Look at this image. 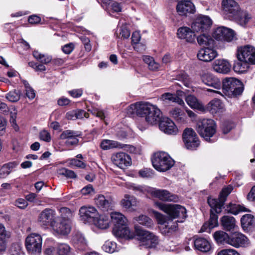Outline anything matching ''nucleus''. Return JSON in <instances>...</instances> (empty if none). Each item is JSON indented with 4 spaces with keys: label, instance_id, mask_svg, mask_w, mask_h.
<instances>
[{
    "label": "nucleus",
    "instance_id": "obj_48",
    "mask_svg": "<svg viewBox=\"0 0 255 255\" xmlns=\"http://www.w3.org/2000/svg\"><path fill=\"white\" fill-rule=\"evenodd\" d=\"M57 255H70L71 248L66 244H60L56 248Z\"/></svg>",
    "mask_w": 255,
    "mask_h": 255
},
{
    "label": "nucleus",
    "instance_id": "obj_12",
    "mask_svg": "<svg viewBox=\"0 0 255 255\" xmlns=\"http://www.w3.org/2000/svg\"><path fill=\"white\" fill-rule=\"evenodd\" d=\"M201 78L205 84L216 89H207V91L224 96V95L220 91H218V90L221 89L222 84L220 80L217 77L211 73H204L201 75Z\"/></svg>",
    "mask_w": 255,
    "mask_h": 255
},
{
    "label": "nucleus",
    "instance_id": "obj_22",
    "mask_svg": "<svg viewBox=\"0 0 255 255\" xmlns=\"http://www.w3.org/2000/svg\"><path fill=\"white\" fill-rule=\"evenodd\" d=\"M113 234L118 238L126 240L132 239L135 237L134 232L129 229L128 225L113 227Z\"/></svg>",
    "mask_w": 255,
    "mask_h": 255
},
{
    "label": "nucleus",
    "instance_id": "obj_2",
    "mask_svg": "<svg viewBox=\"0 0 255 255\" xmlns=\"http://www.w3.org/2000/svg\"><path fill=\"white\" fill-rule=\"evenodd\" d=\"M233 189V186L229 185L222 189L218 199L211 197L208 198V203L211 208L210 218L208 223L209 229H212L218 225V216L216 214H214L213 212L216 213H219L221 212L222 208L226 200L227 196L231 193Z\"/></svg>",
    "mask_w": 255,
    "mask_h": 255
},
{
    "label": "nucleus",
    "instance_id": "obj_16",
    "mask_svg": "<svg viewBox=\"0 0 255 255\" xmlns=\"http://www.w3.org/2000/svg\"><path fill=\"white\" fill-rule=\"evenodd\" d=\"M212 21L208 16H200L197 17L192 24L194 32L202 33L206 32L211 26Z\"/></svg>",
    "mask_w": 255,
    "mask_h": 255
},
{
    "label": "nucleus",
    "instance_id": "obj_40",
    "mask_svg": "<svg viewBox=\"0 0 255 255\" xmlns=\"http://www.w3.org/2000/svg\"><path fill=\"white\" fill-rule=\"evenodd\" d=\"M222 225L225 230L230 231L236 227L235 219L233 217L224 216L221 219Z\"/></svg>",
    "mask_w": 255,
    "mask_h": 255
},
{
    "label": "nucleus",
    "instance_id": "obj_44",
    "mask_svg": "<svg viewBox=\"0 0 255 255\" xmlns=\"http://www.w3.org/2000/svg\"><path fill=\"white\" fill-rule=\"evenodd\" d=\"M252 16L251 14L246 12H243L239 15L236 17L237 22L242 26H245L251 20Z\"/></svg>",
    "mask_w": 255,
    "mask_h": 255
},
{
    "label": "nucleus",
    "instance_id": "obj_8",
    "mask_svg": "<svg viewBox=\"0 0 255 255\" xmlns=\"http://www.w3.org/2000/svg\"><path fill=\"white\" fill-rule=\"evenodd\" d=\"M42 238L37 233H31L25 239V247L29 253L39 254L41 252Z\"/></svg>",
    "mask_w": 255,
    "mask_h": 255
},
{
    "label": "nucleus",
    "instance_id": "obj_59",
    "mask_svg": "<svg viewBox=\"0 0 255 255\" xmlns=\"http://www.w3.org/2000/svg\"><path fill=\"white\" fill-rule=\"evenodd\" d=\"M59 173L68 178H74L76 177V175L73 171L64 168L59 170Z\"/></svg>",
    "mask_w": 255,
    "mask_h": 255
},
{
    "label": "nucleus",
    "instance_id": "obj_60",
    "mask_svg": "<svg viewBox=\"0 0 255 255\" xmlns=\"http://www.w3.org/2000/svg\"><path fill=\"white\" fill-rule=\"evenodd\" d=\"M130 36V31L127 25H123L120 29V36L123 39H127Z\"/></svg>",
    "mask_w": 255,
    "mask_h": 255
},
{
    "label": "nucleus",
    "instance_id": "obj_10",
    "mask_svg": "<svg viewBox=\"0 0 255 255\" xmlns=\"http://www.w3.org/2000/svg\"><path fill=\"white\" fill-rule=\"evenodd\" d=\"M72 228L71 219L57 218L55 223L52 224L50 230L54 235L66 236L68 235Z\"/></svg>",
    "mask_w": 255,
    "mask_h": 255
},
{
    "label": "nucleus",
    "instance_id": "obj_28",
    "mask_svg": "<svg viewBox=\"0 0 255 255\" xmlns=\"http://www.w3.org/2000/svg\"><path fill=\"white\" fill-rule=\"evenodd\" d=\"M194 31L189 27L183 26L178 29L177 37L181 39H184L187 42L192 43L195 41V34Z\"/></svg>",
    "mask_w": 255,
    "mask_h": 255
},
{
    "label": "nucleus",
    "instance_id": "obj_64",
    "mask_svg": "<svg viewBox=\"0 0 255 255\" xmlns=\"http://www.w3.org/2000/svg\"><path fill=\"white\" fill-rule=\"evenodd\" d=\"M39 138L44 141L50 142L51 140V135L48 131L43 130L39 132Z\"/></svg>",
    "mask_w": 255,
    "mask_h": 255
},
{
    "label": "nucleus",
    "instance_id": "obj_41",
    "mask_svg": "<svg viewBox=\"0 0 255 255\" xmlns=\"http://www.w3.org/2000/svg\"><path fill=\"white\" fill-rule=\"evenodd\" d=\"M249 64L250 63L248 62L242 61L238 59V60L234 63L233 69L236 73H244L249 68Z\"/></svg>",
    "mask_w": 255,
    "mask_h": 255
},
{
    "label": "nucleus",
    "instance_id": "obj_25",
    "mask_svg": "<svg viewBox=\"0 0 255 255\" xmlns=\"http://www.w3.org/2000/svg\"><path fill=\"white\" fill-rule=\"evenodd\" d=\"M193 243L195 250L201 252L209 253L212 250L211 243L205 238L195 236Z\"/></svg>",
    "mask_w": 255,
    "mask_h": 255
},
{
    "label": "nucleus",
    "instance_id": "obj_54",
    "mask_svg": "<svg viewBox=\"0 0 255 255\" xmlns=\"http://www.w3.org/2000/svg\"><path fill=\"white\" fill-rule=\"evenodd\" d=\"M17 115V111L15 108H12L10 111V122L11 126L15 130L18 129V126L16 123V118Z\"/></svg>",
    "mask_w": 255,
    "mask_h": 255
},
{
    "label": "nucleus",
    "instance_id": "obj_32",
    "mask_svg": "<svg viewBox=\"0 0 255 255\" xmlns=\"http://www.w3.org/2000/svg\"><path fill=\"white\" fill-rule=\"evenodd\" d=\"M97 228L101 230H106L110 227V220L109 216L106 215H101L96 216L92 222Z\"/></svg>",
    "mask_w": 255,
    "mask_h": 255
},
{
    "label": "nucleus",
    "instance_id": "obj_36",
    "mask_svg": "<svg viewBox=\"0 0 255 255\" xmlns=\"http://www.w3.org/2000/svg\"><path fill=\"white\" fill-rule=\"evenodd\" d=\"M104 3L107 4V10L111 16L114 13H119L122 11V6L121 3L111 0H103Z\"/></svg>",
    "mask_w": 255,
    "mask_h": 255
},
{
    "label": "nucleus",
    "instance_id": "obj_20",
    "mask_svg": "<svg viewBox=\"0 0 255 255\" xmlns=\"http://www.w3.org/2000/svg\"><path fill=\"white\" fill-rule=\"evenodd\" d=\"M81 219L85 223H92L98 215L97 209L92 206H83L79 210Z\"/></svg>",
    "mask_w": 255,
    "mask_h": 255
},
{
    "label": "nucleus",
    "instance_id": "obj_27",
    "mask_svg": "<svg viewBox=\"0 0 255 255\" xmlns=\"http://www.w3.org/2000/svg\"><path fill=\"white\" fill-rule=\"evenodd\" d=\"M205 107L206 112L209 111L212 114H220L226 110L224 104L218 99L212 100Z\"/></svg>",
    "mask_w": 255,
    "mask_h": 255
},
{
    "label": "nucleus",
    "instance_id": "obj_31",
    "mask_svg": "<svg viewBox=\"0 0 255 255\" xmlns=\"http://www.w3.org/2000/svg\"><path fill=\"white\" fill-rule=\"evenodd\" d=\"M138 201L133 196L125 195L124 198L121 201V205L123 208L129 212L136 211L138 206Z\"/></svg>",
    "mask_w": 255,
    "mask_h": 255
},
{
    "label": "nucleus",
    "instance_id": "obj_33",
    "mask_svg": "<svg viewBox=\"0 0 255 255\" xmlns=\"http://www.w3.org/2000/svg\"><path fill=\"white\" fill-rule=\"evenodd\" d=\"M110 216L114 227L128 225V220L123 214L118 212H112Z\"/></svg>",
    "mask_w": 255,
    "mask_h": 255
},
{
    "label": "nucleus",
    "instance_id": "obj_1",
    "mask_svg": "<svg viewBox=\"0 0 255 255\" xmlns=\"http://www.w3.org/2000/svg\"><path fill=\"white\" fill-rule=\"evenodd\" d=\"M132 113L144 117L146 122L150 125L157 124L161 120V112L155 105L148 102H137L129 107Z\"/></svg>",
    "mask_w": 255,
    "mask_h": 255
},
{
    "label": "nucleus",
    "instance_id": "obj_38",
    "mask_svg": "<svg viewBox=\"0 0 255 255\" xmlns=\"http://www.w3.org/2000/svg\"><path fill=\"white\" fill-rule=\"evenodd\" d=\"M100 146L103 150H109L112 148H123L124 146L119 142L110 140L103 139L101 143Z\"/></svg>",
    "mask_w": 255,
    "mask_h": 255
},
{
    "label": "nucleus",
    "instance_id": "obj_7",
    "mask_svg": "<svg viewBox=\"0 0 255 255\" xmlns=\"http://www.w3.org/2000/svg\"><path fill=\"white\" fill-rule=\"evenodd\" d=\"M136 234L140 246L151 249L156 248L159 244L158 237L150 231L141 230L137 231Z\"/></svg>",
    "mask_w": 255,
    "mask_h": 255
},
{
    "label": "nucleus",
    "instance_id": "obj_29",
    "mask_svg": "<svg viewBox=\"0 0 255 255\" xmlns=\"http://www.w3.org/2000/svg\"><path fill=\"white\" fill-rule=\"evenodd\" d=\"M95 201L96 205L104 210L108 211L114 207V202L111 197L106 198L102 195H98Z\"/></svg>",
    "mask_w": 255,
    "mask_h": 255
},
{
    "label": "nucleus",
    "instance_id": "obj_63",
    "mask_svg": "<svg viewBox=\"0 0 255 255\" xmlns=\"http://www.w3.org/2000/svg\"><path fill=\"white\" fill-rule=\"evenodd\" d=\"M217 255H240V254L234 249H228L221 250L218 252Z\"/></svg>",
    "mask_w": 255,
    "mask_h": 255
},
{
    "label": "nucleus",
    "instance_id": "obj_17",
    "mask_svg": "<svg viewBox=\"0 0 255 255\" xmlns=\"http://www.w3.org/2000/svg\"><path fill=\"white\" fill-rule=\"evenodd\" d=\"M222 9L224 14L229 18H235L240 9L239 5L235 0H222Z\"/></svg>",
    "mask_w": 255,
    "mask_h": 255
},
{
    "label": "nucleus",
    "instance_id": "obj_4",
    "mask_svg": "<svg viewBox=\"0 0 255 255\" xmlns=\"http://www.w3.org/2000/svg\"><path fill=\"white\" fill-rule=\"evenodd\" d=\"M152 163L156 170L165 172L169 170L174 165L175 162L167 153L160 151L154 154Z\"/></svg>",
    "mask_w": 255,
    "mask_h": 255
},
{
    "label": "nucleus",
    "instance_id": "obj_53",
    "mask_svg": "<svg viewBox=\"0 0 255 255\" xmlns=\"http://www.w3.org/2000/svg\"><path fill=\"white\" fill-rule=\"evenodd\" d=\"M22 82L25 88V94L26 96L30 100L33 99L35 97V93L34 90L29 86L27 81L23 80Z\"/></svg>",
    "mask_w": 255,
    "mask_h": 255
},
{
    "label": "nucleus",
    "instance_id": "obj_24",
    "mask_svg": "<svg viewBox=\"0 0 255 255\" xmlns=\"http://www.w3.org/2000/svg\"><path fill=\"white\" fill-rule=\"evenodd\" d=\"M176 10L180 15H185L188 14L194 13L196 8L194 4L190 0H180L176 5Z\"/></svg>",
    "mask_w": 255,
    "mask_h": 255
},
{
    "label": "nucleus",
    "instance_id": "obj_34",
    "mask_svg": "<svg viewBox=\"0 0 255 255\" xmlns=\"http://www.w3.org/2000/svg\"><path fill=\"white\" fill-rule=\"evenodd\" d=\"M185 101L192 109H196L202 113H206L205 107L195 96L188 95L186 97Z\"/></svg>",
    "mask_w": 255,
    "mask_h": 255
},
{
    "label": "nucleus",
    "instance_id": "obj_58",
    "mask_svg": "<svg viewBox=\"0 0 255 255\" xmlns=\"http://www.w3.org/2000/svg\"><path fill=\"white\" fill-rule=\"evenodd\" d=\"M152 213L157 220L158 224L163 225L165 223L166 218L164 215L154 210L152 211Z\"/></svg>",
    "mask_w": 255,
    "mask_h": 255
},
{
    "label": "nucleus",
    "instance_id": "obj_45",
    "mask_svg": "<svg viewBox=\"0 0 255 255\" xmlns=\"http://www.w3.org/2000/svg\"><path fill=\"white\" fill-rule=\"evenodd\" d=\"M241 222L243 228H248L254 224V217L251 214H246L242 217Z\"/></svg>",
    "mask_w": 255,
    "mask_h": 255
},
{
    "label": "nucleus",
    "instance_id": "obj_52",
    "mask_svg": "<svg viewBox=\"0 0 255 255\" xmlns=\"http://www.w3.org/2000/svg\"><path fill=\"white\" fill-rule=\"evenodd\" d=\"M59 212L61 214V217H57L61 220L63 219H71L73 216V213L68 208L62 207L59 209Z\"/></svg>",
    "mask_w": 255,
    "mask_h": 255
},
{
    "label": "nucleus",
    "instance_id": "obj_26",
    "mask_svg": "<svg viewBox=\"0 0 255 255\" xmlns=\"http://www.w3.org/2000/svg\"><path fill=\"white\" fill-rule=\"evenodd\" d=\"M217 56V51L213 48L208 47L201 48L197 54L198 58L206 62L212 61Z\"/></svg>",
    "mask_w": 255,
    "mask_h": 255
},
{
    "label": "nucleus",
    "instance_id": "obj_19",
    "mask_svg": "<svg viewBox=\"0 0 255 255\" xmlns=\"http://www.w3.org/2000/svg\"><path fill=\"white\" fill-rule=\"evenodd\" d=\"M249 244L248 239L243 234L235 232L230 236L227 244L235 248L244 247Z\"/></svg>",
    "mask_w": 255,
    "mask_h": 255
},
{
    "label": "nucleus",
    "instance_id": "obj_13",
    "mask_svg": "<svg viewBox=\"0 0 255 255\" xmlns=\"http://www.w3.org/2000/svg\"><path fill=\"white\" fill-rule=\"evenodd\" d=\"M183 140L188 149H195L200 144V141L195 131L191 128H186L182 134Z\"/></svg>",
    "mask_w": 255,
    "mask_h": 255
},
{
    "label": "nucleus",
    "instance_id": "obj_42",
    "mask_svg": "<svg viewBox=\"0 0 255 255\" xmlns=\"http://www.w3.org/2000/svg\"><path fill=\"white\" fill-rule=\"evenodd\" d=\"M133 220L149 228H152L153 225L152 220L144 215H140L138 217H135L133 218Z\"/></svg>",
    "mask_w": 255,
    "mask_h": 255
},
{
    "label": "nucleus",
    "instance_id": "obj_39",
    "mask_svg": "<svg viewBox=\"0 0 255 255\" xmlns=\"http://www.w3.org/2000/svg\"><path fill=\"white\" fill-rule=\"evenodd\" d=\"M226 210L234 215H237L243 212L249 211L243 205L237 203H230L227 206Z\"/></svg>",
    "mask_w": 255,
    "mask_h": 255
},
{
    "label": "nucleus",
    "instance_id": "obj_50",
    "mask_svg": "<svg viewBox=\"0 0 255 255\" xmlns=\"http://www.w3.org/2000/svg\"><path fill=\"white\" fill-rule=\"evenodd\" d=\"M33 55L35 58L44 64H47L52 60L51 56L48 55L42 54L37 51H34L33 53Z\"/></svg>",
    "mask_w": 255,
    "mask_h": 255
},
{
    "label": "nucleus",
    "instance_id": "obj_56",
    "mask_svg": "<svg viewBox=\"0 0 255 255\" xmlns=\"http://www.w3.org/2000/svg\"><path fill=\"white\" fill-rule=\"evenodd\" d=\"M6 98L11 102H16L20 99V93L16 91L9 92L6 95Z\"/></svg>",
    "mask_w": 255,
    "mask_h": 255
},
{
    "label": "nucleus",
    "instance_id": "obj_43",
    "mask_svg": "<svg viewBox=\"0 0 255 255\" xmlns=\"http://www.w3.org/2000/svg\"><path fill=\"white\" fill-rule=\"evenodd\" d=\"M213 237L216 242L218 244H227L230 236L222 231H216L213 234Z\"/></svg>",
    "mask_w": 255,
    "mask_h": 255
},
{
    "label": "nucleus",
    "instance_id": "obj_46",
    "mask_svg": "<svg viewBox=\"0 0 255 255\" xmlns=\"http://www.w3.org/2000/svg\"><path fill=\"white\" fill-rule=\"evenodd\" d=\"M197 42L200 45L209 46L213 44L214 40L209 35L205 33L201 34L197 38Z\"/></svg>",
    "mask_w": 255,
    "mask_h": 255
},
{
    "label": "nucleus",
    "instance_id": "obj_47",
    "mask_svg": "<svg viewBox=\"0 0 255 255\" xmlns=\"http://www.w3.org/2000/svg\"><path fill=\"white\" fill-rule=\"evenodd\" d=\"M170 116L179 122L184 121V115L182 110L178 108H174L169 111Z\"/></svg>",
    "mask_w": 255,
    "mask_h": 255
},
{
    "label": "nucleus",
    "instance_id": "obj_61",
    "mask_svg": "<svg viewBox=\"0 0 255 255\" xmlns=\"http://www.w3.org/2000/svg\"><path fill=\"white\" fill-rule=\"evenodd\" d=\"M139 175L143 178H151L153 176V172L150 169L144 168L139 171Z\"/></svg>",
    "mask_w": 255,
    "mask_h": 255
},
{
    "label": "nucleus",
    "instance_id": "obj_23",
    "mask_svg": "<svg viewBox=\"0 0 255 255\" xmlns=\"http://www.w3.org/2000/svg\"><path fill=\"white\" fill-rule=\"evenodd\" d=\"M159 128L161 131L168 134L175 135L178 132L175 123L168 118H164L160 121Z\"/></svg>",
    "mask_w": 255,
    "mask_h": 255
},
{
    "label": "nucleus",
    "instance_id": "obj_57",
    "mask_svg": "<svg viewBox=\"0 0 255 255\" xmlns=\"http://www.w3.org/2000/svg\"><path fill=\"white\" fill-rule=\"evenodd\" d=\"M9 255H23L20 246L18 244L12 245L9 249Z\"/></svg>",
    "mask_w": 255,
    "mask_h": 255
},
{
    "label": "nucleus",
    "instance_id": "obj_9",
    "mask_svg": "<svg viewBox=\"0 0 255 255\" xmlns=\"http://www.w3.org/2000/svg\"><path fill=\"white\" fill-rule=\"evenodd\" d=\"M147 193L151 197L158 198L164 202H176L179 200L177 195L165 189H156L148 187Z\"/></svg>",
    "mask_w": 255,
    "mask_h": 255
},
{
    "label": "nucleus",
    "instance_id": "obj_37",
    "mask_svg": "<svg viewBox=\"0 0 255 255\" xmlns=\"http://www.w3.org/2000/svg\"><path fill=\"white\" fill-rule=\"evenodd\" d=\"M72 241L79 250H84L86 249L87 246V241L82 234L75 233L73 236Z\"/></svg>",
    "mask_w": 255,
    "mask_h": 255
},
{
    "label": "nucleus",
    "instance_id": "obj_49",
    "mask_svg": "<svg viewBox=\"0 0 255 255\" xmlns=\"http://www.w3.org/2000/svg\"><path fill=\"white\" fill-rule=\"evenodd\" d=\"M102 249L106 252L113 253L117 251V244L113 241H107L102 246Z\"/></svg>",
    "mask_w": 255,
    "mask_h": 255
},
{
    "label": "nucleus",
    "instance_id": "obj_35",
    "mask_svg": "<svg viewBox=\"0 0 255 255\" xmlns=\"http://www.w3.org/2000/svg\"><path fill=\"white\" fill-rule=\"evenodd\" d=\"M159 100L164 103H168L169 102H174L178 104L180 106H184V101L178 96H176L175 94L170 93H165L161 95L159 98Z\"/></svg>",
    "mask_w": 255,
    "mask_h": 255
},
{
    "label": "nucleus",
    "instance_id": "obj_11",
    "mask_svg": "<svg viewBox=\"0 0 255 255\" xmlns=\"http://www.w3.org/2000/svg\"><path fill=\"white\" fill-rule=\"evenodd\" d=\"M236 56L237 59L255 64V48L247 45L238 48Z\"/></svg>",
    "mask_w": 255,
    "mask_h": 255
},
{
    "label": "nucleus",
    "instance_id": "obj_3",
    "mask_svg": "<svg viewBox=\"0 0 255 255\" xmlns=\"http://www.w3.org/2000/svg\"><path fill=\"white\" fill-rule=\"evenodd\" d=\"M154 205L159 209L168 214L174 219L178 218V222L182 223L186 218V210L185 208L178 204H164L160 202H154Z\"/></svg>",
    "mask_w": 255,
    "mask_h": 255
},
{
    "label": "nucleus",
    "instance_id": "obj_51",
    "mask_svg": "<svg viewBox=\"0 0 255 255\" xmlns=\"http://www.w3.org/2000/svg\"><path fill=\"white\" fill-rule=\"evenodd\" d=\"M176 80L182 82V83L187 87L190 85V80L189 76L183 71L180 72L177 76Z\"/></svg>",
    "mask_w": 255,
    "mask_h": 255
},
{
    "label": "nucleus",
    "instance_id": "obj_62",
    "mask_svg": "<svg viewBox=\"0 0 255 255\" xmlns=\"http://www.w3.org/2000/svg\"><path fill=\"white\" fill-rule=\"evenodd\" d=\"M89 111H91L93 115L100 118L101 120H104L106 118V113L103 111L100 110L99 109L93 108L92 110H89Z\"/></svg>",
    "mask_w": 255,
    "mask_h": 255
},
{
    "label": "nucleus",
    "instance_id": "obj_18",
    "mask_svg": "<svg viewBox=\"0 0 255 255\" xmlns=\"http://www.w3.org/2000/svg\"><path fill=\"white\" fill-rule=\"evenodd\" d=\"M113 163L121 169L130 166L131 159L130 156L124 152H119L113 154L111 157Z\"/></svg>",
    "mask_w": 255,
    "mask_h": 255
},
{
    "label": "nucleus",
    "instance_id": "obj_6",
    "mask_svg": "<svg viewBox=\"0 0 255 255\" xmlns=\"http://www.w3.org/2000/svg\"><path fill=\"white\" fill-rule=\"evenodd\" d=\"M222 91L224 94L229 96L241 94L244 90L243 83L234 78H228L223 81Z\"/></svg>",
    "mask_w": 255,
    "mask_h": 255
},
{
    "label": "nucleus",
    "instance_id": "obj_15",
    "mask_svg": "<svg viewBox=\"0 0 255 255\" xmlns=\"http://www.w3.org/2000/svg\"><path fill=\"white\" fill-rule=\"evenodd\" d=\"M55 212L50 209H45L39 215L38 222L40 225L43 228L52 227L53 224L56 221Z\"/></svg>",
    "mask_w": 255,
    "mask_h": 255
},
{
    "label": "nucleus",
    "instance_id": "obj_5",
    "mask_svg": "<svg viewBox=\"0 0 255 255\" xmlns=\"http://www.w3.org/2000/svg\"><path fill=\"white\" fill-rule=\"evenodd\" d=\"M217 126L215 121L212 119H203L199 121L197 126V130L201 137L206 140L211 141L216 132Z\"/></svg>",
    "mask_w": 255,
    "mask_h": 255
},
{
    "label": "nucleus",
    "instance_id": "obj_30",
    "mask_svg": "<svg viewBox=\"0 0 255 255\" xmlns=\"http://www.w3.org/2000/svg\"><path fill=\"white\" fill-rule=\"evenodd\" d=\"M212 67L217 72L226 74L230 71L231 66L227 60L218 59L214 61Z\"/></svg>",
    "mask_w": 255,
    "mask_h": 255
},
{
    "label": "nucleus",
    "instance_id": "obj_55",
    "mask_svg": "<svg viewBox=\"0 0 255 255\" xmlns=\"http://www.w3.org/2000/svg\"><path fill=\"white\" fill-rule=\"evenodd\" d=\"M68 164L70 166H74L81 168H85L86 167V163L78 159L71 158L67 160Z\"/></svg>",
    "mask_w": 255,
    "mask_h": 255
},
{
    "label": "nucleus",
    "instance_id": "obj_14",
    "mask_svg": "<svg viewBox=\"0 0 255 255\" xmlns=\"http://www.w3.org/2000/svg\"><path fill=\"white\" fill-rule=\"evenodd\" d=\"M236 34L232 29L225 26H219L215 28L212 33L213 37L219 41L231 42L236 38Z\"/></svg>",
    "mask_w": 255,
    "mask_h": 255
},
{
    "label": "nucleus",
    "instance_id": "obj_21",
    "mask_svg": "<svg viewBox=\"0 0 255 255\" xmlns=\"http://www.w3.org/2000/svg\"><path fill=\"white\" fill-rule=\"evenodd\" d=\"M81 134L79 132L66 130L62 132L60 137L62 139H66L65 144L69 147L71 146H76L79 143L78 137L80 136Z\"/></svg>",
    "mask_w": 255,
    "mask_h": 255
}]
</instances>
